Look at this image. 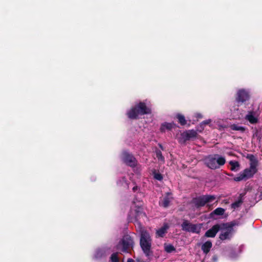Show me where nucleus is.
I'll list each match as a JSON object with an SVG mask.
<instances>
[{
  "instance_id": "nucleus-23",
  "label": "nucleus",
  "mask_w": 262,
  "mask_h": 262,
  "mask_svg": "<svg viewBox=\"0 0 262 262\" xmlns=\"http://www.w3.org/2000/svg\"><path fill=\"white\" fill-rule=\"evenodd\" d=\"M177 118L179 120V123L182 125H184L186 124V120L183 116L181 115H178L177 116Z\"/></svg>"
},
{
  "instance_id": "nucleus-10",
  "label": "nucleus",
  "mask_w": 262,
  "mask_h": 262,
  "mask_svg": "<svg viewBox=\"0 0 262 262\" xmlns=\"http://www.w3.org/2000/svg\"><path fill=\"white\" fill-rule=\"evenodd\" d=\"M226 226L222 228V230H225L224 231H222L220 235V238L222 240H225L230 238L232 232V229L231 227H227V224H225Z\"/></svg>"
},
{
  "instance_id": "nucleus-22",
  "label": "nucleus",
  "mask_w": 262,
  "mask_h": 262,
  "mask_svg": "<svg viewBox=\"0 0 262 262\" xmlns=\"http://www.w3.org/2000/svg\"><path fill=\"white\" fill-rule=\"evenodd\" d=\"M164 248L165 250L168 253L171 252L175 250L174 247L171 245H165Z\"/></svg>"
},
{
  "instance_id": "nucleus-27",
  "label": "nucleus",
  "mask_w": 262,
  "mask_h": 262,
  "mask_svg": "<svg viewBox=\"0 0 262 262\" xmlns=\"http://www.w3.org/2000/svg\"><path fill=\"white\" fill-rule=\"evenodd\" d=\"M157 157L158 158L159 160H160L162 161H163L164 158L162 156V154L160 151L157 152Z\"/></svg>"
},
{
  "instance_id": "nucleus-14",
  "label": "nucleus",
  "mask_w": 262,
  "mask_h": 262,
  "mask_svg": "<svg viewBox=\"0 0 262 262\" xmlns=\"http://www.w3.org/2000/svg\"><path fill=\"white\" fill-rule=\"evenodd\" d=\"M142 206V203L140 202L138 203V204L137 206H132V211H134L135 213L136 214V216H139L140 215H142V208H141Z\"/></svg>"
},
{
  "instance_id": "nucleus-12",
  "label": "nucleus",
  "mask_w": 262,
  "mask_h": 262,
  "mask_svg": "<svg viewBox=\"0 0 262 262\" xmlns=\"http://www.w3.org/2000/svg\"><path fill=\"white\" fill-rule=\"evenodd\" d=\"M246 119L250 123L254 124L258 121V115L255 113L249 112L246 116Z\"/></svg>"
},
{
  "instance_id": "nucleus-3",
  "label": "nucleus",
  "mask_w": 262,
  "mask_h": 262,
  "mask_svg": "<svg viewBox=\"0 0 262 262\" xmlns=\"http://www.w3.org/2000/svg\"><path fill=\"white\" fill-rule=\"evenodd\" d=\"M150 110L143 103H140L136 107L132 109L128 113V116L130 119H135L139 115L150 113Z\"/></svg>"
},
{
  "instance_id": "nucleus-17",
  "label": "nucleus",
  "mask_w": 262,
  "mask_h": 262,
  "mask_svg": "<svg viewBox=\"0 0 262 262\" xmlns=\"http://www.w3.org/2000/svg\"><path fill=\"white\" fill-rule=\"evenodd\" d=\"M229 164L231 166L230 169L232 171H237L239 169L240 165L237 161H231L229 162Z\"/></svg>"
},
{
  "instance_id": "nucleus-28",
  "label": "nucleus",
  "mask_w": 262,
  "mask_h": 262,
  "mask_svg": "<svg viewBox=\"0 0 262 262\" xmlns=\"http://www.w3.org/2000/svg\"><path fill=\"white\" fill-rule=\"evenodd\" d=\"M127 262H135V261L133 259L129 258L127 260Z\"/></svg>"
},
{
  "instance_id": "nucleus-1",
  "label": "nucleus",
  "mask_w": 262,
  "mask_h": 262,
  "mask_svg": "<svg viewBox=\"0 0 262 262\" xmlns=\"http://www.w3.org/2000/svg\"><path fill=\"white\" fill-rule=\"evenodd\" d=\"M226 160L224 157L219 155L210 156L205 159V163L211 169H215L224 165Z\"/></svg>"
},
{
  "instance_id": "nucleus-5",
  "label": "nucleus",
  "mask_w": 262,
  "mask_h": 262,
  "mask_svg": "<svg viewBox=\"0 0 262 262\" xmlns=\"http://www.w3.org/2000/svg\"><path fill=\"white\" fill-rule=\"evenodd\" d=\"M183 230L192 233H199L202 228L201 224H193L185 221L182 224Z\"/></svg>"
},
{
  "instance_id": "nucleus-19",
  "label": "nucleus",
  "mask_w": 262,
  "mask_h": 262,
  "mask_svg": "<svg viewBox=\"0 0 262 262\" xmlns=\"http://www.w3.org/2000/svg\"><path fill=\"white\" fill-rule=\"evenodd\" d=\"M211 247L212 243L209 241H207L202 245V249L204 253H207L209 251Z\"/></svg>"
},
{
  "instance_id": "nucleus-29",
  "label": "nucleus",
  "mask_w": 262,
  "mask_h": 262,
  "mask_svg": "<svg viewBox=\"0 0 262 262\" xmlns=\"http://www.w3.org/2000/svg\"><path fill=\"white\" fill-rule=\"evenodd\" d=\"M210 122V120H208V121H205L204 122V124H208Z\"/></svg>"
},
{
  "instance_id": "nucleus-26",
  "label": "nucleus",
  "mask_w": 262,
  "mask_h": 262,
  "mask_svg": "<svg viewBox=\"0 0 262 262\" xmlns=\"http://www.w3.org/2000/svg\"><path fill=\"white\" fill-rule=\"evenodd\" d=\"M241 204V202L240 201L236 202L231 205V207L233 209H235L238 207Z\"/></svg>"
},
{
  "instance_id": "nucleus-2",
  "label": "nucleus",
  "mask_w": 262,
  "mask_h": 262,
  "mask_svg": "<svg viewBox=\"0 0 262 262\" xmlns=\"http://www.w3.org/2000/svg\"><path fill=\"white\" fill-rule=\"evenodd\" d=\"M151 239L149 234L145 231H142L141 234L140 245L144 252L147 255L151 254Z\"/></svg>"
},
{
  "instance_id": "nucleus-7",
  "label": "nucleus",
  "mask_w": 262,
  "mask_h": 262,
  "mask_svg": "<svg viewBox=\"0 0 262 262\" xmlns=\"http://www.w3.org/2000/svg\"><path fill=\"white\" fill-rule=\"evenodd\" d=\"M133 245L132 239L128 237H124L121 242L117 245V249L122 252H126Z\"/></svg>"
},
{
  "instance_id": "nucleus-18",
  "label": "nucleus",
  "mask_w": 262,
  "mask_h": 262,
  "mask_svg": "<svg viewBox=\"0 0 262 262\" xmlns=\"http://www.w3.org/2000/svg\"><path fill=\"white\" fill-rule=\"evenodd\" d=\"M174 126V124L170 123H164L162 124L161 127L162 132H165L166 130H170Z\"/></svg>"
},
{
  "instance_id": "nucleus-16",
  "label": "nucleus",
  "mask_w": 262,
  "mask_h": 262,
  "mask_svg": "<svg viewBox=\"0 0 262 262\" xmlns=\"http://www.w3.org/2000/svg\"><path fill=\"white\" fill-rule=\"evenodd\" d=\"M225 209L222 208H217L210 214L211 218H214V215H222L225 213Z\"/></svg>"
},
{
  "instance_id": "nucleus-21",
  "label": "nucleus",
  "mask_w": 262,
  "mask_h": 262,
  "mask_svg": "<svg viewBox=\"0 0 262 262\" xmlns=\"http://www.w3.org/2000/svg\"><path fill=\"white\" fill-rule=\"evenodd\" d=\"M230 128L231 129L234 130H239L241 132H243L245 130V128L243 127L238 126L236 124H232L230 126Z\"/></svg>"
},
{
  "instance_id": "nucleus-20",
  "label": "nucleus",
  "mask_w": 262,
  "mask_h": 262,
  "mask_svg": "<svg viewBox=\"0 0 262 262\" xmlns=\"http://www.w3.org/2000/svg\"><path fill=\"white\" fill-rule=\"evenodd\" d=\"M168 229V226L164 225L161 229L157 231V236L162 237L166 233V230Z\"/></svg>"
},
{
  "instance_id": "nucleus-9",
  "label": "nucleus",
  "mask_w": 262,
  "mask_h": 262,
  "mask_svg": "<svg viewBox=\"0 0 262 262\" xmlns=\"http://www.w3.org/2000/svg\"><path fill=\"white\" fill-rule=\"evenodd\" d=\"M225 226V224L214 225L211 229L206 231L205 236L207 237H214L219 230H222Z\"/></svg>"
},
{
  "instance_id": "nucleus-6",
  "label": "nucleus",
  "mask_w": 262,
  "mask_h": 262,
  "mask_svg": "<svg viewBox=\"0 0 262 262\" xmlns=\"http://www.w3.org/2000/svg\"><path fill=\"white\" fill-rule=\"evenodd\" d=\"M197 133L193 130H190L184 132L180 134H177L176 138L179 140V142L183 143L187 140H190L196 137Z\"/></svg>"
},
{
  "instance_id": "nucleus-11",
  "label": "nucleus",
  "mask_w": 262,
  "mask_h": 262,
  "mask_svg": "<svg viewBox=\"0 0 262 262\" xmlns=\"http://www.w3.org/2000/svg\"><path fill=\"white\" fill-rule=\"evenodd\" d=\"M123 160L125 163L130 166H135L136 164V161L135 159L131 155L127 152L123 154Z\"/></svg>"
},
{
  "instance_id": "nucleus-4",
  "label": "nucleus",
  "mask_w": 262,
  "mask_h": 262,
  "mask_svg": "<svg viewBox=\"0 0 262 262\" xmlns=\"http://www.w3.org/2000/svg\"><path fill=\"white\" fill-rule=\"evenodd\" d=\"M256 171V164L255 163L251 164L249 168L246 169L240 173L237 177L234 178L235 181H241L251 177Z\"/></svg>"
},
{
  "instance_id": "nucleus-30",
  "label": "nucleus",
  "mask_w": 262,
  "mask_h": 262,
  "mask_svg": "<svg viewBox=\"0 0 262 262\" xmlns=\"http://www.w3.org/2000/svg\"><path fill=\"white\" fill-rule=\"evenodd\" d=\"M134 204H135V202H134ZM135 206H136V204H134L133 206H135Z\"/></svg>"
},
{
  "instance_id": "nucleus-8",
  "label": "nucleus",
  "mask_w": 262,
  "mask_h": 262,
  "mask_svg": "<svg viewBox=\"0 0 262 262\" xmlns=\"http://www.w3.org/2000/svg\"><path fill=\"white\" fill-rule=\"evenodd\" d=\"M215 199L214 195H204L194 200V203L198 207L204 206L208 203H210Z\"/></svg>"
},
{
  "instance_id": "nucleus-13",
  "label": "nucleus",
  "mask_w": 262,
  "mask_h": 262,
  "mask_svg": "<svg viewBox=\"0 0 262 262\" xmlns=\"http://www.w3.org/2000/svg\"><path fill=\"white\" fill-rule=\"evenodd\" d=\"M249 98L248 93L244 90H240L237 93L236 100L238 102H244Z\"/></svg>"
},
{
  "instance_id": "nucleus-25",
  "label": "nucleus",
  "mask_w": 262,
  "mask_h": 262,
  "mask_svg": "<svg viewBox=\"0 0 262 262\" xmlns=\"http://www.w3.org/2000/svg\"><path fill=\"white\" fill-rule=\"evenodd\" d=\"M154 177L155 179L158 180H161L163 179V177L161 174L159 173L154 172Z\"/></svg>"
},
{
  "instance_id": "nucleus-24",
  "label": "nucleus",
  "mask_w": 262,
  "mask_h": 262,
  "mask_svg": "<svg viewBox=\"0 0 262 262\" xmlns=\"http://www.w3.org/2000/svg\"><path fill=\"white\" fill-rule=\"evenodd\" d=\"M112 262H118V258L117 253H114L111 256Z\"/></svg>"
},
{
  "instance_id": "nucleus-15",
  "label": "nucleus",
  "mask_w": 262,
  "mask_h": 262,
  "mask_svg": "<svg viewBox=\"0 0 262 262\" xmlns=\"http://www.w3.org/2000/svg\"><path fill=\"white\" fill-rule=\"evenodd\" d=\"M171 199V194L168 193H167V195L164 198H163L160 203L162 206L166 207L169 205Z\"/></svg>"
}]
</instances>
